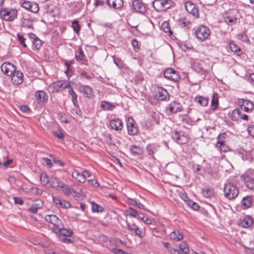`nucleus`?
I'll return each instance as SVG.
<instances>
[{"label":"nucleus","mask_w":254,"mask_h":254,"mask_svg":"<svg viewBox=\"0 0 254 254\" xmlns=\"http://www.w3.org/2000/svg\"><path fill=\"white\" fill-rule=\"evenodd\" d=\"M231 119L234 121H240L244 120L247 121L249 120V117L242 113L241 111L238 109H234L231 114Z\"/></svg>","instance_id":"2eb2a0df"},{"label":"nucleus","mask_w":254,"mask_h":254,"mask_svg":"<svg viewBox=\"0 0 254 254\" xmlns=\"http://www.w3.org/2000/svg\"><path fill=\"white\" fill-rule=\"evenodd\" d=\"M35 98L39 104L46 103L48 101V97L46 93L42 90L36 92Z\"/></svg>","instance_id":"b1692460"},{"label":"nucleus","mask_w":254,"mask_h":254,"mask_svg":"<svg viewBox=\"0 0 254 254\" xmlns=\"http://www.w3.org/2000/svg\"><path fill=\"white\" fill-rule=\"evenodd\" d=\"M194 101L201 106H206L208 105L209 99L207 97L198 96L195 98Z\"/></svg>","instance_id":"4c0bfd02"},{"label":"nucleus","mask_w":254,"mask_h":254,"mask_svg":"<svg viewBox=\"0 0 254 254\" xmlns=\"http://www.w3.org/2000/svg\"><path fill=\"white\" fill-rule=\"evenodd\" d=\"M54 135L59 139H63L64 137V134L60 130L54 132Z\"/></svg>","instance_id":"338daca9"},{"label":"nucleus","mask_w":254,"mask_h":254,"mask_svg":"<svg viewBox=\"0 0 254 254\" xmlns=\"http://www.w3.org/2000/svg\"><path fill=\"white\" fill-rule=\"evenodd\" d=\"M50 186L52 188L57 189L63 188L64 187V183L60 181L57 177L52 176L50 181Z\"/></svg>","instance_id":"c85d7f7f"},{"label":"nucleus","mask_w":254,"mask_h":254,"mask_svg":"<svg viewBox=\"0 0 254 254\" xmlns=\"http://www.w3.org/2000/svg\"><path fill=\"white\" fill-rule=\"evenodd\" d=\"M225 196L229 199H233L239 194V190L235 186L231 183L226 184L224 188Z\"/></svg>","instance_id":"f03ea898"},{"label":"nucleus","mask_w":254,"mask_h":254,"mask_svg":"<svg viewBox=\"0 0 254 254\" xmlns=\"http://www.w3.org/2000/svg\"><path fill=\"white\" fill-rule=\"evenodd\" d=\"M147 151L149 155H153L156 152V149L154 146L149 145L147 147Z\"/></svg>","instance_id":"bf43d9fd"},{"label":"nucleus","mask_w":254,"mask_h":254,"mask_svg":"<svg viewBox=\"0 0 254 254\" xmlns=\"http://www.w3.org/2000/svg\"><path fill=\"white\" fill-rule=\"evenodd\" d=\"M111 127L116 130H121L123 128V124L121 120L119 119H113L110 122Z\"/></svg>","instance_id":"a878e982"},{"label":"nucleus","mask_w":254,"mask_h":254,"mask_svg":"<svg viewBox=\"0 0 254 254\" xmlns=\"http://www.w3.org/2000/svg\"><path fill=\"white\" fill-rule=\"evenodd\" d=\"M218 105V97L217 93H213L211 101V108L212 110H215Z\"/></svg>","instance_id":"58836bf2"},{"label":"nucleus","mask_w":254,"mask_h":254,"mask_svg":"<svg viewBox=\"0 0 254 254\" xmlns=\"http://www.w3.org/2000/svg\"><path fill=\"white\" fill-rule=\"evenodd\" d=\"M132 8L136 12L143 13L146 11V6L141 0H134L132 3Z\"/></svg>","instance_id":"f3484780"},{"label":"nucleus","mask_w":254,"mask_h":254,"mask_svg":"<svg viewBox=\"0 0 254 254\" xmlns=\"http://www.w3.org/2000/svg\"><path fill=\"white\" fill-rule=\"evenodd\" d=\"M164 77L174 82H178L180 80V76L175 69L172 68L166 69L164 72Z\"/></svg>","instance_id":"f8f14e48"},{"label":"nucleus","mask_w":254,"mask_h":254,"mask_svg":"<svg viewBox=\"0 0 254 254\" xmlns=\"http://www.w3.org/2000/svg\"><path fill=\"white\" fill-rule=\"evenodd\" d=\"M43 203L40 199H37L33 201L32 205L28 209V211L32 213H36L39 209L42 208Z\"/></svg>","instance_id":"5701e85b"},{"label":"nucleus","mask_w":254,"mask_h":254,"mask_svg":"<svg viewBox=\"0 0 254 254\" xmlns=\"http://www.w3.org/2000/svg\"><path fill=\"white\" fill-rule=\"evenodd\" d=\"M179 196L184 200V201L187 204L190 200L187 193L185 191H180L179 192Z\"/></svg>","instance_id":"6e6d98bb"},{"label":"nucleus","mask_w":254,"mask_h":254,"mask_svg":"<svg viewBox=\"0 0 254 254\" xmlns=\"http://www.w3.org/2000/svg\"><path fill=\"white\" fill-rule=\"evenodd\" d=\"M29 37L31 40L34 48L36 50H39L42 45V42L40 39H39L34 34L30 33Z\"/></svg>","instance_id":"c756f323"},{"label":"nucleus","mask_w":254,"mask_h":254,"mask_svg":"<svg viewBox=\"0 0 254 254\" xmlns=\"http://www.w3.org/2000/svg\"><path fill=\"white\" fill-rule=\"evenodd\" d=\"M240 103L241 108L244 109L246 112H252L254 108L253 103L246 99H242Z\"/></svg>","instance_id":"bb28decb"},{"label":"nucleus","mask_w":254,"mask_h":254,"mask_svg":"<svg viewBox=\"0 0 254 254\" xmlns=\"http://www.w3.org/2000/svg\"><path fill=\"white\" fill-rule=\"evenodd\" d=\"M253 218L251 216L247 215L240 221L239 224L242 227L249 228L253 225Z\"/></svg>","instance_id":"393cba45"},{"label":"nucleus","mask_w":254,"mask_h":254,"mask_svg":"<svg viewBox=\"0 0 254 254\" xmlns=\"http://www.w3.org/2000/svg\"><path fill=\"white\" fill-rule=\"evenodd\" d=\"M229 47H230V50L236 53L238 55H240V53L241 52V49L234 42H230L229 43Z\"/></svg>","instance_id":"a18cd8bd"},{"label":"nucleus","mask_w":254,"mask_h":254,"mask_svg":"<svg viewBox=\"0 0 254 254\" xmlns=\"http://www.w3.org/2000/svg\"><path fill=\"white\" fill-rule=\"evenodd\" d=\"M101 107L104 110L112 111L115 108V106L111 103L106 102L102 101L101 103Z\"/></svg>","instance_id":"c03bdc74"},{"label":"nucleus","mask_w":254,"mask_h":254,"mask_svg":"<svg viewBox=\"0 0 254 254\" xmlns=\"http://www.w3.org/2000/svg\"><path fill=\"white\" fill-rule=\"evenodd\" d=\"M173 138L177 142L181 144H186L190 140L189 135L181 131L175 130L173 133Z\"/></svg>","instance_id":"0eeeda50"},{"label":"nucleus","mask_w":254,"mask_h":254,"mask_svg":"<svg viewBox=\"0 0 254 254\" xmlns=\"http://www.w3.org/2000/svg\"><path fill=\"white\" fill-rule=\"evenodd\" d=\"M58 230L54 232L57 235L65 237H70L73 234V231L70 229H66L64 228V225L63 223L62 226L58 228Z\"/></svg>","instance_id":"4be33fe9"},{"label":"nucleus","mask_w":254,"mask_h":254,"mask_svg":"<svg viewBox=\"0 0 254 254\" xmlns=\"http://www.w3.org/2000/svg\"><path fill=\"white\" fill-rule=\"evenodd\" d=\"M88 183L94 187H98L99 186V184L97 182V181L95 179L93 180H89L88 181Z\"/></svg>","instance_id":"0e129e2a"},{"label":"nucleus","mask_w":254,"mask_h":254,"mask_svg":"<svg viewBox=\"0 0 254 254\" xmlns=\"http://www.w3.org/2000/svg\"><path fill=\"white\" fill-rule=\"evenodd\" d=\"M237 38L239 40L245 42H250V40L246 33H242L237 35Z\"/></svg>","instance_id":"4d7b16f0"},{"label":"nucleus","mask_w":254,"mask_h":254,"mask_svg":"<svg viewBox=\"0 0 254 254\" xmlns=\"http://www.w3.org/2000/svg\"><path fill=\"white\" fill-rule=\"evenodd\" d=\"M13 200L15 204L22 205L24 203L23 200L20 197H14Z\"/></svg>","instance_id":"e2e57ef3"},{"label":"nucleus","mask_w":254,"mask_h":254,"mask_svg":"<svg viewBox=\"0 0 254 254\" xmlns=\"http://www.w3.org/2000/svg\"><path fill=\"white\" fill-rule=\"evenodd\" d=\"M129 151L131 154L133 156L142 155L143 154L144 151L142 147H140L136 145H133L130 146Z\"/></svg>","instance_id":"473e14b6"},{"label":"nucleus","mask_w":254,"mask_h":254,"mask_svg":"<svg viewBox=\"0 0 254 254\" xmlns=\"http://www.w3.org/2000/svg\"><path fill=\"white\" fill-rule=\"evenodd\" d=\"M11 76V81L14 84L19 85L22 83L24 76L21 71L16 70Z\"/></svg>","instance_id":"aec40b11"},{"label":"nucleus","mask_w":254,"mask_h":254,"mask_svg":"<svg viewBox=\"0 0 254 254\" xmlns=\"http://www.w3.org/2000/svg\"><path fill=\"white\" fill-rule=\"evenodd\" d=\"M225 134H220L217 137L216 147L219 149L220 152H227L230 150L229 146L225 143Z\"/></svg>","instance_id":"1a4fd4ad"},{"label":"nucleus","mask_w":254,"mask_h":254,"mask_svg":"<svg viewBox=\"0 0 254 254\" xmlns=\"http://www.w3.org/2000/svg\"><path fill=\"white\" fill-rule=\"evenodd\" d=\"M190 207L192 209L194 210H197L199 208V205L198 203L195 202L193 201L192 200L190 199V200L186 204Z\"/></svg>","instance_id":"603ef678"},{"label":"nucleus","mask_w":254,"mask_h":254,"mask_svg":"<svg viewBox=\"0 0 254 254\" xmlns=\"http://www.w3.org/2000/svg\"><path fill=\"white\" fill-rule=\"evenodd\" d=\"M201 192L202 195L207 198H211L214 194L213 190L211 188L202 189Z\"/></svg>","instance_id":"37998d69"},{"label":"nucleus","mask_w":254,"mask_h":254,"mask_svg":"<svg viewBox=\"0 0 254 254\" xmlns=\"http://www.w3.org/2000/svg\"><path fill=\"white\" fill-rule=\"evenodd\" d=\"M1 18L7 21H13L17 16V11L16 9L5 8L0 10Z\"/></svg>","instance_id":"20e7f679"},{"label":"nucleus","mask_w":254,"mask_h":254,"mask_svg":"<svg viewBox=\"0 0 254 254\" xmlns=\"http://www.w3.org/2000/svg\"><path fill=\"white\" fill-rule=\"evenodd\" d=\"M168 108L171 113H176L182 110V106L180 103L174 101L170 103Z\"/></svg>","instance_id":"cd10ccee"},{"label":"nucleus","mask_w":254,"mask_h":254,"mask_svg":"<svg viewBox=\"0 0 254 254\" xmlns=\"http://www.w3.org/2000/svg\"><path fill=\"white\" fill-rule=\"evenodd\" d=\"M170 239L175 242H178L183 239L184 235L179 230H176L170 234Z\"/></svg>","instance_id":"7c9ffc66"},{"label":"nucleus","mask_w":254,"mask_h":254,"mask_svg":"<svg viewBox=\"0 0 254 254\" xmlns=\"http://www.w3.org/2000/svg\"><path fill=\"white\" fill-rule=\"evenodd\" d=\"M68 84L69 83L67 81L60 80L51 84L49 88L52 92H56L67 88Z\"/></svg>","instance_id":"9d476101"},{"label":"nucleus","mask_w":254,"mask_h":254,"mask_svg":"<svg viewBox=\"0 0 254 254\" xmlns=\"http://www.w3.org/2000/svg\"><path fill=\"white\" fill-rule=\"evenodd\" d=\"M172 5L171 0H155L153 2L154 8L158 12L165 11Z\"/></svg>","instance_id":"7ed1b4c3"},{"label":"nucleus","mask_w":254,"mask_h":254,"mask_svg":"<svg viewBox=\"0 0 254 254\" xmlns=\"http://www.w3.org/2000/svg\"><path fill=\"white\" fill-rule=\"evenodd\" d=\"M248 188L250 189L254 188V170H249L241 176Z\"/></svg>","instance_id":"6e6552de"},{"label":"nucleus","mask_w":254,"mask_h":254,"mask_svg":"<svg viewBox=\"0 0 254 254\" xmlns=\"http://www.w3.org/2000/svg\"><path fill=\"white\" fill-rule=\"evenodd\" d=\"M112 252L115 254H129L127 252L123 251L122 250L118 248H114L112 249Z\"/></svg>","instance_id":"052dcab7"},{"label":"nucleus","mask_w":254,"mask_h":254,"mask_svg":"<svg viewBox=\"0 0 254 254\" xmlns=\"http://www.w3.org/2000/svg\"><path fill=\"white\" fill-rule=\"evenodd\" d=\"M249 134L254 138V125H250L247 128Z\"/></svg>","instance_id":"680f3d73"},{"label":"nucleus","mask_w":254,"mask_h":254,"mask_svg":"<svg viewBox=\"0 0 254 254\" xmlns=\"http://www.w3.org/2000/svg\"><path fill=\"white\" fill-rule=\"evenodd\" d=\"M80 92L84 96L89 98H92L94 96L92 89L88 86H82L81 88Z\"/></svg>","instance_id":"2f4dec72"},{"label":"nucleus","mask_w":254,"mask_h":254,"mask_svg":"<svg viewBox=\"0 0 254 254\" xmlns=\"http://www.w3.org/2000/svg\"><path fill=\"white\" fill-rule=\"evenodd\" d=\"M154 28L153 23L150 21H146L140 24L141 32L145 35H149Z\"/></svg>","instance_id":"a211bd4d"},{"label":"nucleus","mask_w":254,"mask_h":254,"mask_svg":"<svg viewBox=\"0 0 254 254\" xmlns=\"http://www.w3.org/2000/svg\"><path fill=\"white\" fill-rule=\"evenodd\" d=\"M1 69L3 73L7 76H11L16 71L15 66L8 62L4 63L1 66Z\"/></svg>","instance_id":"4468645a"},{"label":"nucleus","mask_w":254,"mask_h":254,"mask_svg":"<svg viewBox=\"0 0 254 254\" xmlns=\"http://www.w3.org/2000/svg\"><path fill=\"white\" fill-rule=\"evenodd\" d=\"M186 10L195 18L199 17V11L197 7L191 2L187 1L185 4Z\"/></svg>","instance_id":"dca6fc26"},{"label":"nucleus","mask_w":254,"mask_h":254,"mask_svg":"<svg viewBox=\"0 0 254 254\" xmlns=\"http://www.w3.org/2000/svg\"><path fill=\"white\" fill-rule=\"evenodd\" d=\"M91 206H92V210L93 212H103L104 211V208L103 207L100 206V205L96 203L94 201H92L91 202Z\"/></svg>","instance_id":"de8ad7c7"},{"label":"nucleus","mask_w":254,"mask_h":254,"mask_svg":"<svg viewBox=\"0 0 254 254\" xmlns=\"http://www.w3.org/2000/svg\"><path fill=\"white\" fill-rule=\"evenodd\" d=\"M60 189H62L63 192L66 196H68L73 193V188H68L65 184H64V187Z\"/></svg>","instance_id":"8fccbe9b"},{"label":"nucleus","mask_w":254,"mask_h":254,"mask_svg":"<svg viewBox=\"0 0 254 254\" xmlns=\"http://www.w3.org/2000/svg\"><path fill=\"white\" fill-rule=\"evenodd\" d=\"M134 232L136 236H137L138 237H139V238H141L143 237L145 235V232L140 230L138 228V226L134 230Z\"/></svg>","instance_id":"13d9d810"},{"label":"nucleus","mask_w":254,"mask_h":254,"mask_svg":"<svg viewBox=\"0 0 254 254\" xmlns=\"http://www.w3.org/2000/svg\"><path fill=\"white\" fill-rule=\"evenodd\" d=\"M161 29L166 33H169V35L172 34V32L170 28L169 23L167 21H164L161 25Z\"/></svg>","instance_id":"09e8293b"},{"label":"nucleus","mask_w":254,"mask_h":254,"mask_svg":"<svg viewBox=\"0 0 254 254\" xmlns=\"http://www.w3.org/2000/svg\"><path fill=\"white\" fill-rule=\"evenodd\" d=\"M127 228L130 231H134L135 228L137 227L134 223L130 224L127 223Z\"/></svg>","instance_id":"69168bd1"},{"label":"nucleus","mask_w":254,"mask_h":254,"mask_svg":"<svg viewBox=\"0 0 254 254\" xmlns=\"http://www.w3.org/2000/svg\"><path fill=\"white\" fill-rule=\"evenodd\" d=\"M73 196L75 199L85 196V193L80 186H77L75 189L73 188Z\"/></svg>","instance_id":"e433bc0d"},{"label":"nucleus","mask_w":254,"mask_h":254,"mask_svg":"<svg viewBox=\"0 0 254 254\" xmlns=\"http://www.w3.org/2000/svg\"><path fill=\"white\" fill-rule=\"evenodd\" d=\"M155 98L158 100L165 101L168 100L169 95L167 91L162 87H158L155 89Z\"/></svg>","instance_id":"ddd939ff"},{"label":"nucleus","mask_w":254,"mask_h":254,"mask_svg":"<svg viewBox=\"0 0 254 254\" xmlns=\"http://www.w3.org/2000/svg\"><path fill=\"white\" fill-rule=\"evenodd\" d=\"M124 214L127 217L135 218L137 216V211L131 207H129L124 211Z\"/></svg>","instance_id":"a19ab883"},{"label":"nucleus","mask_w":254,"mask_h":254,"mask_svg":"<svg viewBox=\"0 0 254 254\" xmlns=\"http://www.w3.org/2000/svg\"><path fill=\"white\" fill-rule=\"evenodd\" d=\"M127 127L128 133L129 135H133L138 132V127L135 121L132 118L129 117L127 121Z\"/></svg>","instance_id":"9b49d317"},{"label":"nucleus","mask_w":254,"mask_h":254,"mask_svg":"<svg viewBox=\"0 0 254 254\" xmlns=\"http://www.w3.org/2000/svg\"><path fill=\"white\" fill-rule=\"evenodd\" d=\"M50 179L48 177L47 175L43 172L40 175V181L41 184L43 186H45L50 183Z\"/></svg>","instance_id":"49530a36"},{"label":"nucleus","mask_w":254,"mask_h":254,"mask_svg":"<svg viewBox=\"0 0 254 254\" xmlns=\"http://www.w3.org/2000/svg\"><path fill=\"white\" fill-rule=\"evenodd\" d=\"M107 4L115 9H120L123 6V0H107Z\"/></svg>","instance_id":"72a5a7b5"},{"label":"nucleus","mask_w":254,"mask_h":254,"mask_svg":"<svg viewBox=\"0 0 254 254\" xmlns=\"http://www.w3.org/2000/svg\"><path fill=\"white\" fill-rule=\"evenodd\" d=\"M195 37L201 41L208 39L211 34V31L206 26L200 25L194 28Z\"/></svg>","instance_id":"f257e3e1"},{"label":"nucleus","mask_w":254,"mask_h":254,"mask_svg":"<svg viewBox=\"0 0 254 254\" xmlns=\"http://www.w3.org/2000/svg\"><path fill=\"white\" fill-rule=\"evenodd\" d=\"M168 252L170 254H181L179 250L173 248H169Z\"/></svg>","instance_id":"774afa93"},{"label":"nucleus","mask_w":254,"mask_h":254,"mask_svg":"<svg viewBox=\"0 0 254 254\" xmlns=\"http://www.w3.org/2000/svg\"><path fill=\"white\" fill-rule=\"evenodd\" d=\"M72 27L74 31L77 34H78L79 31L80 30V26L77 20H74L72 21Z\"/></svg>","instance_id":"5fc2aeb1"},{"label":"nucleus","mask_w":254,"mask_h":254,"mask_svg":"<svg viewBox=\"0 0 254 254\" xmlns=\"http://www.w3.org/2000/svg\"><path fill=\"white\" fill-rule=\"evenodd\" d=\"M180 252L181 254H188L190 252V250L188 244L185 242H182L179 245Z\"/></svg>","instance_id":"79ce46f5"},{"label":"nucleus","mask_w":254,"mask_h":254,"mask_svg":"<svg viewBox=\"0 0 254 254\" xmlns=\"http://www.w3.org/2000/svg\"><path fill=\"white\" fill-rule=\"evenodd\" d=\"M252 198L250 196H246L242 200V204L244 208L246 209L250 207L252 205Z\"/></svg>","instance_id":"ea45409f"},{"label":"nucleus","mask_w":254,"mask_h":254,"mask_svg":"<svg viewBox=\"0 0 254 254\" xmlns=\"http://www.w3.org/2000/svg\"><path fill=\"white\" fill-rule=\"evenodd\" d=\"M47 13L50 16L56 17L59 15L60 9L55 6H49L48 8Z\"/></svg>","instance_id":"c9c22d12"},{"label":"nucleus","mask_w":254,"mask_h":254,"mask_svg":"<svg viewBox=\"0 0 254 254\" xmlns=\"http://www.w3.org/2000/svg\"><path fill=\"white\" fill-rule=\"evenodd\" d=\"M69 93L70 94L71 98H72V101L73 103V104L75 106H77V96L76 93L74 91V90L72 89H70L69 91Z\"/></svg>","instance_id":"3c124183"},{"label":"nucleus","mask_w":254,"mask_h":254,"mask_svg":"<svg viewBox=\"0 0 254 254\" xmlns=\"http://www.w3.org/2000/svg\"><path fill=\"white\" fill-rule=\"evenodd\" d=\"M131 45L135 52H138L140 48V45L136 39H132L131 41Z\"/></svg>","instance_id":"864d4df0"},{"label":"nucleus","mask_w":254,"mask_h":254,"mask_svg":"<svg viewBox=\"0 0 254 254\" xmlns=\"http://www.w3.org/2000/svg\"><path fill=\"white\" fill-rule=\"evenodd\" d=\"M78 55H75L76 61L82 64H85L87 62V60L81 47H78Z\"/></svg>","instance_id":"f704fd0d"},{"label":"nucleus","mask_w":254,"mask_h":254,"mask_svg":"<svg viewBox=\"0 0 254 254\" xmlns=\"http://www.w3.org/2000/svg\"><path fill=\"white\" fill-rule=\"evenodd\" d=\"M45 221L53 225L52 230L55 232L58 230V228L62 226L63 223L62 221L56 215L54 214L46 215L45 217Z\"/></svg>","instance_id":"423d86ee"},{"label":"nucleus","mask_w":254,"mask_h":254,"mask_svg":"<svg viewBox=\"0 0 254 254\" xmlns=\"http://www.w3.org/2000/svg\"><path fill=\"white\" fill-rule=\"evenodd\" d=\"M53 200L57 207L67 209L70 207V203L64 199H62L59 197L53 196Z\"/></svg>","instance_id":"6ab92c4d"},{"label":"nucleus","mask_w":254,"mask_h":254,"mask_svg":"<svg viewBox=\"0 0 254 254\" xmlns=\"http://www.w3.org/2000/svg\"><path fill=\"white\" fill-rule=\"evenodd\" d=\"M71 175L78 182L80 183H84L86 178L90 176V173L87 170H83L82 172H80L76 169H74L71 172Z\"/></svg>","instance_id":"39448f33"},{"label":"nucleus","mask_w":254,"mask_h":254,"mask_svg":"<svg viewBox=\"0 0 254 254\" xmlns=\"http://www.w3.org/2000/svg\"><path fill=\"white\" fill-rule=\"evenodd\" d=\"M22 6L24 8L34 13L37 12L39 10L38 3L31 2L29 1H24L22 3Z\"/></svg>","instance_id":"412c9836"}]
</instances>
